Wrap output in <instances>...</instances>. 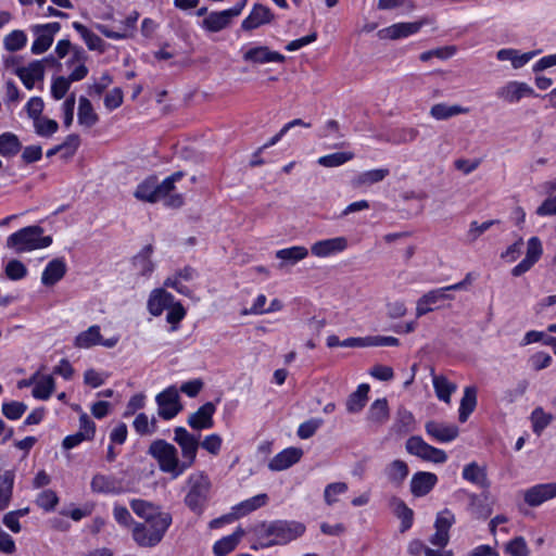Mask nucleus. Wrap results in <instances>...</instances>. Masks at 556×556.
Wrapping results in <instances>:
<instances>
[{"label": "nucleus", "mask_w": 556, "mask_h": 556, "mask_svg": "<svg viewBox=\"0 0 556 556\" xmlns=\"http://www.w3.org/2000/svg\"><path fill=\"white\" fill-rule=\"evenodd\" d=\"M36 35V39L31 45V53L33 54H41L46 52L53 43L52 36H49L45 31L34 33Z\"/></svg>", "instance_id": "nucleus-56"}, {"label": "nucleus", "mask_w": 556, "mask_h": 556, "mask_svg": "<svg viewBox=\"0 0 556 556\" xmlns=\"http://www.w3.org/2000/svg\"><path fill=\"white\" fill-rule=\"evenodd\" d=\"M73 28L81 36L89 50L98 51L100 53L105 51V42L98 35L89 30L85 25L79 22H74Z\"/></svg>", "instance_id": "nucleus-31"}, {"label": "nucleus", "mask_w": 556, "mask_h": 556, "mask_svg": "<svg viewBox=\"0 0 556 556\" xmlns=\"http://www.w3.org/2000/svg\"><path fill=\"white\" fill-rule=\"evenodd\" d=\"M159 406L157 414L165 420H169L177 416L182 406L179 403V394L175 387H168L155 397Z\"/></svg>", "instance_id": "nucleus-8"}, {"label": "nucleus", "mask_w": 556, "mask_h": 556, "mask_svg": "<svg viewBox=\"0 0 556 556\" xmlns=\"http://www.w3.org/2000/svg\"><path fill=\"white\" fill-rule=\"evenodd\" d=\"M268 496L265 493L257 494L249 500H245L233 507L238 518L244 516L251 511L256 510L260 507L266 505Z\"/></svg>", "instance_id": "nucleus-43"}, {"label": "nucleus", "mask_w": 556, "mask_h": 556, "mask_svg": "<svg viewBox=\"0 0 556 556\" xmlns=\"http://www.w3.org/2000/svg\"><path fill=\"white\" fill-rule=\"evenodd\" d=\"M152 252V245L148 244L137 255L134 256L132 264L142 276L150 275L154 269V264L150 260Z\"/></svg>", "instance_id": "nucleus-40"}, {"label": "nucleus", "mask_w": 556, "mask_h": 556, "mask_svg": "<svg viewBox=\"0 0 556 556\" xmlns=\"http://www.w3.org/2000/svg\"><path fill=\"white\" fill-rule=\"evenodd\" d=\"M321 425V419L312 418L309 420H306L299 426L298 435L301 439H309L315 434V432L319 429Z\"/></svg>", "instance_id": "nucleus-60"}, {"label": "nucleus", "mask_w": 556, "mask_h": 556, "mask_svg": "<svg viewBox=\"0 0 556 556\" xmlns=\"http://www.w3.org/2000/svg\"><path fill=\"white\" fill-rule=\"evenodd\" d=\"M148 454L157 462L160 470L169 473L173 479L185 472L176 446L167 441L163 439L154 440L149 445Z\"/></svg>", "instance_id": "nucleus-5"}, {"label": "nucleus", "mask_w": 556, "mask_h": 556, "mask_svg": "<svg viewBox=\"0 0 556 556\" xmlns=\"http://www.w3.org/2000/svg\"><path fill=\"white\" fill-rule=\"evenodd\" d=\"M438 482L435 473L418 471L410 479V492L415 497H422L429 494Z\"/></svg>", "instance_id": "nucleus-16"}, {"label": "nucleus", "mask_w": 556, "mask_h": 556, "mask_svg": "<svg viewBox=\"0 0 556 556\" xmlns=\"http://www.w3.org/2000/svg\"><path fill=\"white\" fill-rule=\"evenodd\" d=\"M405 448L407 453L426 462L443 464L447 459V455L443 450L426 443L422 438L418 435L410 437L405 443Z\"/></svg>", "instance_id": "nucleus-7"}, {"label": "nucleus", "mask_w": 556, "mask_h": 556, "mask_svg": "<svg viewBox=\"0 0 556 556\" xmlns=\"http://www.w3.org/2000/svg\"><path fill=\"white\" fill-rule=\"evenodd\" d=\"M414 415L404 407H400L396 412V418L392 426V431L397 434H407L414 430Z\"/></svg>", "instance_id": "nucleus-39"}, {"label": "nucleus", "mask_w": 556, "mask_h": 556, "mask_svg": "<svg viewBox=\"0 0 556 556\" xmlns=\"http://www.w3.org/2000/svg\"><path fill=\"white\" fill-rule=\"evenodd\" d=\"M505 552L510 556H529L530 551L523 536H516L510 540L506 546Z\"/></svg>", "instance_id": "nucleus-52"}, {"label": "nucleus", "mask_w": 556, "mask_h": 556, "mask_svg": "<svg viewBox=\"0 0 556 556\" xmlns=\"http://www.w3.org/2000/svg\"><path fill=\"white\" fill-rule=\"evenodd\" d=\"M496 96L509 103H514L523 97L534 96V90L526 83L510 81L497 89Z\"/></svg>", "instance_id": "nucleus-17"}, {"label": "nucleus", "mask_w": 556, "mask_h": 556, "mask_svg": "<svg viewBox=\"0 0 556 556\" xmlns=\"http://www.w3.org/2000/svg\"><path fill=\"white\" fill-rule=\"evenodd\" d=\"M305 532V526L296 521L275 520L262 522L255 528L257 542L262 547L287 544Z\"/></svg>", "instance_id": "nucleus-1"}, {"label": "nucleus", "mask_w": 556, "mask_h": 556, "mask_svg": "<svg viewBox=\"0 0 556 556\" xmlns=\"http://www.w3.org/2000/svg\"><path fill=\"white\" fill-rule=\"evenodd\" d=\"M426 432L439 442H451L458 437L459 430L455 425H445L430 420L425 426Z\"/></svg>", "instance_id": "nucleus-21"}, {"label": "nucleus", "mask_w": 556, "mask_h": 556, "mask_svg": "<svg viewBox=\"0 0 556 556\" xmlns=\"http://www.w3.org/2000/svg\"><path fill=\"white\" fill-rule=\"evenodd\" d=\"M307 255L308 250L302 245H294L276 252V257L282 261L279 264V268H282L285 265H294L304 260Z\"/></svg>", "instance_id": "nucleus-29"}, {"label": "nucleus", "mask_w": 556, "mask_h": 556, "mask_svg": "<svg viewBox=\"0 0 556 556\" xmlns=\"http://www.w3.org/2000/svg\"><path fill=\"white\" fill-rule=\"evenodd\" d=\"M433 388L439 400L450 403L451 395L456 390V384L450 382L444 376H433Z\"/></svg>", "instance_id": "nucleus-45"}, {"label": "nucleus", "mask_w": 556, "mask_h": 556, "mask_svg": "<svg viewBox=\"0 0 556 556\" xmlns=\"http://www.w3.org/2000/svg\"><path fill=\"white\" fill-rule=\"evenodd\" d=\"M22 143L18 137L10 131L0 135V155L11 159L20 153Z\"/></svg>", "instance_id": "nucleus-34"}, {"label": "nucleus", "mask_w": 556, "mask_h": 556, "mask_svg": "<svg viewBox=\"0 0 556 556\" xmlns=\"http://www.w3.org/2000/svg\"><path fill=\"white\" fill-rule=\"evenodd\" d=\"M55 389V381L52 376H43L34 387L31 394L37 400H48Z\"/></svg>", "instance_id": "nucleus-46"}, {"label": "nucleus", "mask_w": 556, "mask_h": 556, "mask_svg": "<svg viewBox=\"0 0 556 556\" xmlns=\"http://www.w3.org/2000/svg\"><path fill=\"white\" fill-rule=\"evenodd\" d=\"M67 267L63 258L56 257L48 263L41 275V282L46 287L54 286L66 274Z\"/></svg>", "instance_id": "nucleus-24"}, {"label": "nucleus", "mask_w": 556, "mask_h": 556, "mask_svg": "<svg viewBox=\"0 0 556 556\" xmlns=\"http://www.w3.org/2000/svg\"><path fill=\"white\" fill-rule=\"evenodd\" d=\"M175 298L164 289H155L148 300V309L153 316H160L164 309L173 305Z\"/></svg>", "instance_id": "nucleus-23"}, {"label": "nucleus", "mask_w": 556, "mask_h": 556, "mask_svg": "<svg viewBox=\"0 0 556 556\" xmlns=\"http://www.w3.org/2000/svg\"><path fill=\"white\" fill-rule=\"evenodd\" d=\"M468 112V108L458 104L448 105L446 103H437L430 109V115L437 121H446L460 114H467Z\"/></svg>", "instance_id": "nucleus-32"}, {"label": "nucleus", "mask_w": 556, "mask_h": 556, "mask_svg": "<svg viewBox=\"0 0 556 556\" xmlns=\"http://www.w3.org/2000/svg\"><path fill=\"white\" fill-rule=\"evenodd\" d=\"M99 121L91 102L84 96L79 98L78 123L85 127H92Z\"/></svg>", "instance_id": "nucleus-38"}, {"label": "nucleus", "mask_w": 556, "mask_h": 556, "mask_svg": "<svg viewBox=\"0 0 556 556\" xmlns=\"http://www.w3.org/2000/svg\"><path fill=\"white\" fill-rule=\"evenodd\" d=\"M463 478L482 489L490 488V481L484 467H480L476 462L466 465L463 469Z\"/></svg>", "instance_id": "nucleus-28"}, {"label": "nucleus", "mask_w": 556, "mask_h": 556, "mask_svg": "<svg viewBox=\"0 0 556 556\" xmlns=\"http://www.w3.org/2000/svg\"><path fill=\"white\" fill-rule=\"evenodd\" d=\"M4 273L10 280H21L27 276L28 270L21 261L14 258L8 262Z\"/></svg>", "instance_id": "nucleus-53"}, {"label": "nucleus", "mask_w": 556, "mask_h": 556, "mask_svg": "<svg viewBox=\"0 0 556 556\" xmlns=\"http://www.w3.org/2000/svg\"><path fill=\"white\" fill-rule=\"evenodd\" d=\"M182 177L184 173L178 170L166 177L161 184L156 182L159 199L167 197L175 189V182Z\"/></svg>", "instance_id": "nucleus-54"}, {"label": "nucleus", "mask_w": 556, "mask_h": 556, "mask_svg": "<svg viewBox=\"0 0 556 556\" xmlns=\"http://www.w3.org/2000/svg\"><path fill=\"white\" fill-rule=\"evenodd\" d=\"M130 507L138 517L144 519L147 522L155 520L156 517L163 513L152 503L139 498L132 500Z\"/></svg>", "instance_id": "nucleus-36"}, {"label": "nucleus", "mask_w": 556, "mask_h": 556, "mask_svg": "<svg viewBox=\"0 0 556 556\" xmlns=\"http://www.w3.org/2000/svg\"><path fill=\"white\" fill-rule=\"evenodd\" d=\"M200 435L190 433L184 427H176L174 429V441L178 444L181 450L182 460L181 467L189 469L195 462L197 453L200 446Z\"/></svg>", "instance_id": "nucleus-6"}, {"label": "nucleus", "mask_w": 556, "mask_h": 556, "mask_svg": "<svg viewBox=\"0 0 556 556\" xmlns=\"http://www.w3.org/2000/svg\"><path fill=\"white\" fill-rule=\"evenodd\" d=\"M101 342V332L98 325L90 326L87 330L76 336L74 345L78 349H89Z\"/></svg>", "instance_id": "nucleus-37"}, {"label": "nucleus", "mask_w": 556, "mask_h": 556, "mask_svg": "<svg viewBox=\"0 0 556 556\" xmlns=\"http://www.w3.org/2000/svg\"><path fill=\"white\" fill-rule=\"evenodd\" d=\"M123 91L121 88L116 87L106 93L104 98V105L108 110L112 111L117 109L123 103Z\"/></svg>", "instance_id": "nucleus-63"}, {"label": "nucleus", "mask_w": 556, "mask_h": 556, "mask_svg": "<svg viewBox=\"0 0 556 556\" xmlns=\"http://www.w3.org/2000/svg\"><path fill=\"white\" fill-rule=\"evenodd\" d=\"M71 84L72 83L64 76H59V77L54 78L52 81V85H51L52 97L55 100L63 99L65 97V94L67 93Z\"/></svg>", "instance_id": "nucleus-59"}, {"label": "nucleus", "mask_w": 556, "mask_h": 556, "mask_svg": "<svg viewBox=\"0 0 556 556\" xmlns=\"http://www.w3.org/2000/svg\"><path fill=\"white\" fill-rule=\"evenodd\" d=\"M43 232L39 225L24 227L7 238V248L13 249L17 254L48 248L52 244V237L43 236Z\"/></svg>", "instance_id": "nucleus-3"}, {"label": "nucleus", "mask_w": 556, "mask_h": 556, "mask_svg": "<svg viewBox=\"0 0 556 556\" xmlns=\"http://www.w3.org/2000/svg\"><path fill=\"white\" fill-rule=\"evenodd\" d=\"M34 126L37 135L47 138L51 137L59 129L58 122L47 117H38V119L34 121Z\"/></svg>", "instance_id": "nucleus-50"}, {"label": "nucleus", "mask_w": 556, "mask_h": 556, "mask_svg": "<svg viewBox=\"0 0 556 556\" xmlns=\"http://www.w3.org/2000/svg\"><path fill=\"white\" fill-rule=\"evenodd\" d=\"M353 157L354 153L352 152H336L320 156L317 162L324 167H337L351 161Z\"/></svg>", "instance_id": "nucleus-47"}, {"label": "nucleus", "mask_w": 556, "mask_h": 556, "mask_svg": "<svg viewBox=\"0 0 556 556\" xmlns=\"http://www.w3.org/2000/svg\"><path fill=\"white\" fill-rule=\"evenodd\" d=\"M166 315V320L172 325V330L177 329V325L185 318L186 309L181 305L180 302H173V305L169 306Z\"/></svg>", "instance_id": "nucleus-57"}, {"label": "nucleus", "mask_w": 556, "mask_h": 556, "mask_svg": "<svg viewBox=\"0 0 556 556\" xmlns=\"http://www.w3.org/2000/svg\"><path fill=\"white\" fill-rule=\"evenodd\" d=\"M348 491L345 482H333L328 484L324 491V498L327 505L331 506L337 502L336 496L343 494Z\"/></svg>", "instance_id": "nucleus-55"}, {"label": "nucleus", "mask_w": 556, "mask_h": 556, "mask_svg": "<svg viewBox=\"0 0 556 556\" xmlns=\"http://www.w3.org/2000/svg\"><path fill=\"white\" fill-rule=\"evenodd\" d=\"M187 483L189 489L184 503L193 514L201 516L211 497V480L204 472H198L191 475Z\"/></svg>", "instance_id": "nucleus-4"}, {"label": "nucleus", "mask_w": 556, "mask_h": 556, "mask_svg": "<svg viewBox=\"0 0 556 556\" xmlns=\"http://www.w3.org/2000/svg\"><path fill=\"white\" fill-rule=\"evenodd\" d=\"M348 248V240L345 237H336L325 240L316 241L311 247V252L317 257H327L344 251Z\"/></svg>", "instance_id": "nucleus-15"}, {"label": "nucleus", "mask_w": 556, "mask_h": 556, "mask_svg": "<svg viewBox=\"0 0 556 556\" xmlns=\"http://www.w3.org/2000/svg\"><path fill=\"white\" fill-rule=\"evenodd\" d=\"M93 493L121 494L124 492L121 479L112 475L96 473L90 482Z\"/></svg>", "instance_id": "nucleus-12"}, {"label": "nucleus", "mask_w": 556, "mask_h": 556, "mask_svg": "<svg viewBox=\"0 0 556 556\" xmlns=\"http://www.w3.org/2000/svg\"><path fill=\"white\" fill-rule=\"evenodd\" d=\"M87 439L92 440L96 433V424L94 421L86 414L83 413L79 416V431Z\"/></svg>", "instance_id": "nucleus-64"}, {"label": "nucleus", "mask_w": 556, "mask_h": 556, "mask_svg": "<svg viewBox=\"0 0 556 556\" xmlns=\"http://www.w3.org/2000/svg\"><path fill=\"white\" fill-rule=\"evenodd\" d=\"M2 414L10 420L20 419L27 410V405L23 402L12 401L2 404Z\"/></svg>", "instance_id": "nucleus-51"}, {"label": "nucleus", "mask_w": 556, "mask_h": 556, "mask_svg": "<svg viewBox=\"0 0 556 556\" xmlns=\"http://www.w3.org/2000/svg\"><path fill=\"white\" fill-rule=\"evenodd\" d=\"M28 89H33L36 81L43 80L45 67L42 61H33L27 66L17 67L14 72Z\"/></svg>", "instance_id": "nucleus-19"}, {"label": "nucleus", "mask_w": 556, "mask_h": 556, "mask_svg": "<svg viewBox=\"0 0 556 556\" xmlns=\"http://www.w3.org/2000/svg\"><path fill=\"white\" fill-rule=\"evenodd\" d=\"M243 60L245 62L256 64H264L269 62L283 63L286 61V56L277 51H270L266 46H258L244 52Z\"/></svg>", "instance_id": "nucleus-20"}, {"label": "nucleus", "mask_w": 556, "mask_h": 556, "mask_svg": "<svg viewBox=\"0 0 556 556\" xmlns=\"http://www.w3.org/2000/svg\"><path fill=\"white\" fill-rule=\"evenodd\" d=\"M369 389V384L362 383L357 387L356 391L348 396L345 402L348 413L357 414L363 410L368 401Z\"/></svg>", "instance_id": "nucleus-27"}, {"label": "nucleus", "mask_w": 556, "mask_h": 556, "mask_svg": "<svg viewBox=\"0 0 556 556\" xmlns=\"http://www.w3.org/2000/svg\"><path fill=\"white\" fill-rule=\"evenodd\" d=\"M139 18V13L137 11H132L124 21V29L122 31L111 30L106 25L98 24L97 29L106 38L110 39H125L131 38L134 36V31L136 30V24Z\"/></svg>", "instance_id": "nucleus-22"}, {"label": "nucleus", "mask_w": 556, "mask_h": 556, "mask_svg": "<svg viewBox=\"0 0 556 556\" xmlns=\"http://www.w3.org/2000/svg\"><path fill=\"white\" fill-rule=\"evenodd\" d=\"M554 497H556V482L536 484L523 493L525 502L531 507L540 506Z\"/></svg>", "instance_id": "nucleus-9"}, {"label": "nucleus", "mask_w": 556, "mask_h": 556, "mask_svg": "<svg viewBox=\"0 0 556 556\" xmlns=\"http://www.w3.org/2000/svg\"><path fill=\"white\" fill-rule=\"evenodd\" d=\"M37 505L42 509L50 511L55 508L59 503L56 493L52 490H45L39 494L36 501Z\"/></svg>", "instance_id": "nucleus-58"}, {"label": "nucleus", "mask_w": 556, "mask_h": 556, "mask_svg": "<svg viewBox=\"0 0 556 556\" xmlns=\"http://www.w3.org/2000/svg\"><path fill=\"white\" fill-rule=\"evenodd\" d=\"M303 456L302 448L288 447L275 455L268 463V468L271 471H281L290 468L292 465L300 462Z\"/></svg>", "instance_id": "nucleus-18"}, {"label": "nucleus", "mask_w": 556, "mask_h": 556, "mask_svg": "<svg viewBox=\"0 0 556 556\" xmlns=\"http://www.w3.org/2000/svg\"><path fill=\"white\" fill-rule=\"evenodd\" d=\"M274 18L275 15L268 7L255 3L251 13L242 21L241 28L250 31L262 25L271 23Z\"/></svg>", "instance_id": "nucleus-10"}, {"label": "nucleus", "mask_w": 556, "mask_h": 556, "mask_svg": "<svg viewBox=\"0 0 556 556\" xmlns=\"http://www.w3.org/2000/svg\"><path fill=\"white\" fill-rule=\"evenodd\" d=\"M172 522L169 513H162L152 521L136 522L131 531L132 539L140 547H154L161 543Z\"/></svg>", "instance_id": "nucleus-2"}, {"label": "nucleus", "mask_w": 556, "mask_h": 556, "mask_svg": "<svg viewBox=\"0 0 556 556\" xmlns=\"http://www.w3.org/2000/svg\"><path fill=\"white\" fill-rule=\"evenodd\" d=\"M232 17L227 10L211 12L203 21L202 26L212 33L220 31L230 25Z\"/></svg>", "instance_id": "nucleus-30"}, {"label": "nucleus", "mask_w": 556, "mask_h": 556, "mask_svg": "<svg viewBox=\"0 0 556 556\" xmlns=\"http://www.w3.org/2000/svg\"><path fill=\"white\" fill-rule=\"evenodd\" d=\"M135 197L139 200L154 203L159 201L157 188H156V178L150 177L139 184L135 191Z\"/></svg>", "instance_id": "nucleus-42"}, {"label": "nucleus", "mask_w": 556, "mask_h": 556, "mask_svg": "<svg viewBox=\"0 0 556 556\" xmlns=\"http://www.w3.org/2000/svg\"><path fill=\"white\" fill-rule=\"evenodd\" d=\"M382 473L389 484L400 488L409 475V467L405 460L393 459L384 466Z\"/></svg>", "instance_id": "nucleus-14"}, {"label": "nucleus", "mask_w": 556, "mask_h": 556, "mask_svg": "<svg viewBox=\"0 0 556 556\" xmlns=\"http://www.w3.org/2000/svg\"><path fill=\"white\" fill-rule=\"evenodd\" d=\"M27 36L23 30H13L4 37L3 45L5 50L15 52L25 47Z\"/></svg>", "instance_id": "nucleus-48"}, {"label": "nucleus", "mask_w": 556, "mask_h": 556, "mask_svg": "<svg viewBox=\"0 0 556 556\" xmlns=\"http://www.w3.org/2000/svg\"><path fill=\"white\" fill-rule=\"evenodd\" d=\"M390 174L389 168H376L363 172L355 176L351 180V185L353 188L357 189L364 186H371L375 184H378L382 180H384L386 177H388Z\"/></svg>", "instance_id": "nucleus-26"}, {"label": "nucleus", "mask_w": 556, "mask_h": 556, "mask_svg": "<svg viewBox=\"0 0 556 556\" xmlns=\"http://www.w3.org/2000/svg\"><path fill=\"white\" fill-rule=\"evenodd\" d=\"M500 223L497 219H491L479 224L473 220L470 223V227L468 230V238L470 241H476L482 233L489 230L494 224Z\"/></svg>", "instance_id": "nucleus-61"}, {"label": "nucleus", "mask_w": 556, "mask_h": 556, "mask_svg": "<svg viewBox=\"0 0 556 556\" xmlns=\"http://www.w3.org/2000/svg\"><path fill=\"white\" fill-rule=\"evenodd\" d=\"M531 419L533 432L540 435L542 431L552 422L553 416L551 414H546L543 408L536 407L531 414Z\"/></svg>", "instance_id": "nucleus-49"}, {"label": "nucleus", "mask_w": 556, "mask_h": 556, "mask_svg": "<svg viewBox=\"0 0 556 556\" xmlns=\"http://www.w3.org/2000/svg\"><path fill=\"white\" fill-rule=\"evenodd\" d=\"M390 417V409L387 399H378L368 408L366 419L374 426H382Z\"/></svg>", "instance_id": "nucleus-25"}, {"label": "nucleus", "mask_w": 556, "mask_h": 556, "mask_svg": "<svg viewBox=\"0 0 556 556\" xmlns=\"http://www.w3.org/2000/svg\"><path fill=\"white\" fill-rule=\"evenodd\" d=\"M392 503L394 505V514H395V516L399 519H401V532H405L413 525L414 511L401 498L393 497L392 498Z\"/></svg>", "instance_id": "nucleus-41"}, {"label": "nucleus", "mask_w": 556, "mask_h": 556, "mask_svg": "<svg viewBox=\"0 0 556 556\" xmlns=\"http://www.w3.org/2000/svg\"><path fill=\"white\" fill-rule=\"evenodd\" d=\"M454 521V515L448 509H444L437 515L434 528L435 530H442L448 533Z\"/></svg>", "instance_id": "nucleus-62"}, {"label": "nucleus", "mask_w": 556, "mask_h": 556, "mask_svg": "<svg viewBox=\"0 0 556 556\" xmlns=\"http://www.w3.org/2000/svg\"><path fill=\"white\" fill-rule=\"evenodd\" d=\"M216 406L212 402H206L188 417V425L193 430L210 429L214 426L213 415Z\"/></svg>", "instance_id": "nucleus-13"}, {"label": "nucleus", "mask_w": 556, "mask_h": 556, "mask_svg": "<svg viewBox=\"0 0 556 556\" xmlns=\"http://www.w3.org/2000/svg\"><path fill=\"white\" fill-rule=\"evenodd\" d=\"M426 21L396 23L378 31L381 39H401L414 35L420 30Z\"/></svg>", "instance_id": "nucleus-11"}, {"label": "nucleus", "mask_w": 556, "mask_h": 556, "mask_svg": "<svg viewBox=\"0 0 556 556\" xmlns=\"http://www.w3.org/2000/svg\"><path fill=\"white\" fill-rule=\"evenodd\" d=\"M244 534L241 528H238L232 534L224 536L215 542L213 553L215 556H226L231 553L239 543L240 538Z\"/></svg>", "instance_id": "nucleus-33"}, {"label": "nucleus", "mask_w": 556, "mask_h": 556, "mask_svg": "<svg viewBox=\"0 0 556 556\" xmlns=\"http://www.w3.org/2000/svg\"><path fill=\"white\" fill-rule=\"evenodd\" d=\"M477 406V389L475 387H466L464 395L460 400L458 419L460 422L467 421L470 414Z\"/></svg>", "instance_id": "nucleus-35"}, {"label": "nucleus", "mask_w": 556, "mask_h": 556, "mask_svg": "<svg viewBox=\"0 0 556 556\" xmlns=\"http://www.w3.org/2000/svg\"><path fill=\"white\" fill-rule=\"evenodd\" d=\"M14 484V473L11 470L4 471L0 481V510H4L11 501Z\"/></svg>", "instance_id": "nucleus-44"}]
</instances>
